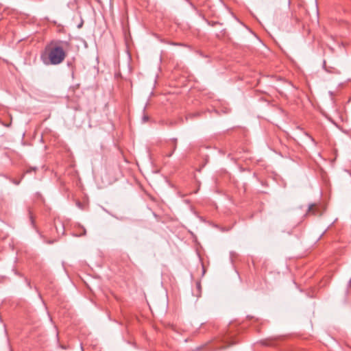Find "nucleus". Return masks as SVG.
<instances>
[{"mask_svg": "<svg viewBox=\"0 0 351 351\" xmlns=\"http://www.w3.org/2000/svg\"><path fill=\"white\" fill-rule=\"evenodd\" d=\"M62 44H67L60 40L50 41L40 53V60L45 65H58L65 59L66 53L64 50Z\"/></svg>", "mask_w": 351, "mask_h": 351, "instance_id": "obj_1", "label": "nucleus"}, {"mask_svg": "<svg viewBox=\"0 0 351 351\" xmlns=\"http://www.w3.org/2000/svg\"><path fill=\"white\" fill-rule=\"evenodd\" d=\"M308 213L312 214L314 215H321L319 208L317 206V205L315 204H312L309 205L308 209Z\"/></svg>", "mask_w": 351, "mask_h": 351, "instance_id": "obj_2", "label": "nucleus"}, {"mask_svg": "<svg viewBox=\"0 0 351 351\" xmlns=\"http://www.w3.org/2000/svg\"><path fill=\"white\" fill-rule=\"evenodd\" d=\"M29 219H30V221H31V223H32L33 226H34V223H35V221H34V218H33L32 214V213H31L30 211H29Z\"/></svg>", "mask_w": 351, "mask_h": 351, "instance_id": "obj_3", "label": "nucleus"}, {"mask_svg": "<svg viewBox=\"0 0 351 351\" xmlns=\"http://www.w3.org/2000/svg\"><path fill=\"white\" fill-rule=\"evenodd\" d=\"M12 182L13 184H14L16 185H19L20 184V180H16L13 179L12 180Z\"/></svg>", "mask_w": 351, "mask_h": 351, "instance_id": "obj_4", "label": "nucleus"}, {"mask_svg": "<svg viewBox=\"0 0 351 351\" xmlns=\"http://www.w3.org/2000/svg\"><path fill=\"white\" fill-rule=\"evenodd\" d=\"M82 229H83V232H82V233H81V234H80V236H83V235H85V234H86V231L85 228H82Z\"/></svg>", "mask_w": 351, "mask_h": 351, "instance_id": "obj_5", "label": "nucleus"}, {"mask_svg": "<svg viewBox=\"0 0 351 351\" xmlns=\"http://www.w3.org/2000/svg\"><path fill=\"white\" fill-rule=\"evenodd\" d=\"M143 122H146L148 120V117L147 116H144L143 117Z\"/></svg>", "mask_w": 351, "mask_h": 351, "instance_id": "obj_6", "label": "nucleus"}, {"mask_svg": "<svg viewBox=\"0 0 351 351\" xmlns=\"http://www.w3.org/2000/svg\"><path fill=\"white\" fill-rule=\"evenodd\" d=\"M11 125V123H8V124H4V125L5 127H10V125Z\"/></svg>", "mask_w": 351, "mask_h": 351, "instance_id": "obj_7", "label": "nucleus"}, {"mask_svg": "<svg viewBox=\"0 0 351 351\" xmlns=\"http://www.w3.org/2000/svg\"><path fill=\"white\" fill-rule=\"evenodd\" d=\"M82 26V23L81 24H79V25L77 26L78 28H80Z\"/></svg>", "mask_w": 351, "mask_h": 351, "instance_id": "obj_8", "label": "nucleus"}]
</instances>
